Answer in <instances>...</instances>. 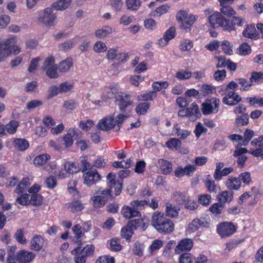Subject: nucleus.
Here are the masks:
<instances>
[{
  "label": "nucleus",
  "mask_w": 263,
  "mask_h": 263,
  "mask_svg": "<svg viewBox=\"0 0 263 263\" xmlns=\"http://www.w3.org/2000/svg\"><path fill=\"white\" fill-rule=\"evenodd\" d=\"M152 224L159 233L168 234L173 231L174 224L173 221L164 216L160 212H155L152 219Z\"/></svg>",
  "instance_id": "1"
},
{
  "label": "nucleus",
  "mask_w": 263,
  "mask_h": 263,
  "mask_svg": "<svg viewBox=\"0 0 263 263\" xmlns=\"http://www.w3.org/2000/svg\"><path fill=\"white\" fill-rule=\"evenodd\" d=\"M93 191V194L97 195L92 196L90 201H92V204L95 208L103 207L107 202L108 198L111 200L115 199L111 194L110 189H103L102 187L96 186Z\"/></svg>",
  "instance_id": "2"
},
{
  "label": "nucleus",
  "mask_w": 263,
  "mask_h": 263,
  "mask_svg": "<svg viewBox=\"0 0 263 263\" xmlns=\"http://www.w3.org/2000/svg\"><path fill=\"white\" fill-rule=\"evenodd\" d=\"M209 23L213 28L219 27H222L224 30L231 31L233 29L232 26L228 24V20L218 12L214 13L209 17Z\"/></svg>",
  "instance_id": "3"
},
{
  "label": "nucleus",
  "mask_w": 263,
  "mask_h": 263,
  "mask_svg": "<svg viewBox=\"0 0 263 263\" xmlns=\"http://www.w3.org/2000/svg\"><path fill=\"white\" fill-rule=\"evenodd\" d=\"M53 9L52 7H48L41 12L37 19V22L46 26H53L57 18L56 15L53 13Z\"/></svg>",
  "instance_id": "4"
},
{
  "label": "nucleus",
  "mask_w": 263,
  "mask_h": 263,
  "mask_svg": "<svg viewBox=\"0 0 263 263\" xmlns=\"http://www.w3.org/2000/svg\"><path fill=\"white\" fill-rule=\"evenodd\" d=\"M220 100L216 98L206 99L202 104V112L203 115H210L212 113H217L219 110Z\"/></svg>",
  "instance_id": "5"
},
{
  "label": "nucleus",
  "mask_w": 263,
  "mask_h": 263,
  "mask_svg": "<svg viewBox=\"0 0 263 263\" xmlns=\"http://www.w3.org/2000/svg\"><path fill=\"white\" fill-rule=\"evenodd\" d=\"M131 96L124 92H120L116 97V103L119 106L121 111L124 112L128 106L133 105V101L130 99Z\"/></svg>",
  "instance_id": "6"
},
{
  "label": "nucleus",
  "mask_w": 263,
  "mask_h": 263,
  "mask_svg": "<svg viewBox=\"0 0 263 263\" xmlns=\"http://www.w3.org/2000/svg\"><path fill=\"white\" fill-rule=\"evenodd\" d=\"M16 41H17V38L14 36L0 43V62L4 61L10 53V45Z\"/></svg>",
  "instance_id": "7"
},
{
  "label": "nucleus",
  "mask_w": 263,
  "mask_h": 263,
  "mask_svg": "<svg viewBox=\"0 0 263 263\" xmlns=\"http://www.w3.org/2000/svg\"><path fill=\"white\" fill-rule=\"evenodd\" d=\"M236 230L235 226L232 223L228 222L220 223L217 228L218 233L222 238L232 235Z\"/></svg>",
  "instance_id": "8"
},
{
  "label": "nucleus",
  "mask_w": 263,
  "mask_h": 263,
  "mask_svg": "<svg viewBox=\"0 0 263 263\" xmlns=\"http://www.w3.org/2000/svg\"><path fill=\"white\" fill-rule=\"evenodd\" d=\"M84 183L88 186L95 184L101 179V176L97 170H92L88 171L83 175Z\"/></svg>",
  "instance_id": "9"
},
{
  "label": "nucleus",
  "mask_w": 263,
  "mask_h": 263,
  "mask_svg": "<svg viewBox=\"0 0 263 263\" xmlns=\"http://www.w3.org/2000/svg\"><path fill=\"white\" fill-rule=\"evenodd\" d=\"M193 247V241L190 238H184L180 240L176 246L175 252L180 254L184 251H190Z\"/></svg>",
  "instance_id": "10"
},
{
  "label": "nucleus",
  "mask_w": 263,
  "mask_h": 263,
  "mask_svg": "<svg viewBox=\"0 0 263 263\" xmlns=\"http://www.w3.org/2000/svg\"><path fill=\"white\" fill-rule=\"evenodd\" d=\"M115 175L112 173H109L107 177V183L109 188L107 189H110L111 191V189L113 186H115V194L116 196H118L120 194L123 184L122 182H119V181H117L115 180Z\"/></svg>",
  "instance_id": "11"
},
{
  "label": "nucleus",
  "mask_w": 263,
  "mask_h": 263,
  "mask_svg": "<svg viewBox=\"0 0 263 263\" xmlns=\"http://www.w3.org/2000/svg\"><path fill=\"white\" fill-rule=\"evenodd\" d=\"M35 255L32 252L25 250L18 251L16 254L17 263H28L34 259Z\"/></svg>",
  "instance_id": "12"
},
{
  "label": "nucleus",
  "mask_w": 263,
  "mask_h": 263,
  "mask_svg": "<svg viewBox=\"0 0 263 263\" xmlns=\"http://www.w3.org/2000/svg\"><path fill=\"white\" fill-rule=\"evenodd\" d=\"M116 123L113 117L110 116L103 118L99 121L98 126L99 129L107 131L115 128Z\"/></svg>",
  "instance_id": "13"
},
{
  "label": "nucleus",
  "mask_w": 263,
  "mask_h": 263,
  "mask_svg": "<svg viewBox=\"0 0 263 263\" xmlns=\"http://www.w3.org/2000/svg\"><path fill=\"white\" fill-rule=\"evenodd\" d=\"M241 101V97L233 91H228L226 96L222 99V102L230 106L235 105Z\"/></svg>",
  "instance_id": "14"
},
{
  "label": "nucleus",
  "mask_w": 263,
  "mask_h": 263,
  "mask_svg": "<svg viewBox=\"0 0 263 263\" xmlns=\"http://www.w3.org/2000/svg\"><path fill=\"white\" fill-rule=\"evenodd\" d=\"M81 132L78 129H69L68 133L63 137L64 144L66 147L70 146L73 144V139L80 137Z\"/></svg>",
  "instance_id": "15"
},
{
  "label": "nucleus",
  "mask_w": 263,
  "mask_h": 263,
  "mask_svg": "<svg viewBox=\"0 0 263 263\" xmlns=\"http://www.w3.org/2000/svg\"><path fill=\"white\" fill-rule=\"evenodd\" d=\"M242 35L245 37L254 40H257L259 37V34L253 24L247 25L242 32Z\"/></svg>",
  "instance_id": "16"
},
{
  "label": "nucleus",
  "mask_w": 263,
  "mask_h": 263,
  "mask_svg": "<svg viewBox=\"0 0 263 263\" xmlns=\"http://www.w3.org/2000/svg\"><path fill=\"white\" fill-rule=\"evenodd\" d=\"M121 213L123 217L127 219L136 216L140 217L141 215L139 211L134 209L132 206L129 207L125 205L122 208Z\"/></svg>",
  "instance_id": "17"
},
{
  "label": "nucleus",
  "mask_w": 263,
  "mask_h": 263,
  "mask_svg": "<svg viewBox=\"0 0 263 263\" xmlns=\"http://www.w3.org/2000/svg\"><path fill=\"white\" fill-rule=\"evenodd\" d=\"M148 226V222L146 219L138 218L128 221V226H132L134 229H140L142 230L146 229Z\"/></svg>",
  "instance_id": "18"
},
{
  "label": "nucleus",
  "mask_w": 263,
  "mask_h": 263,
  "mask_svg": "<svg viewBox=\"0 0 263 263\" xmlns=\"http://www.w3.org/2000/svg\"><path fill=\"white\" fill-rule=\"evenodd\" d=\"M113 32V29L109 26H104L97 29L95 32V36L98 39H103L108 36Z\"/></svg>",
  "instance_id": "19"
},
{
  "label": "nucleus",
  "mask_w": 263,
  "mask_h": 263,
  "mask_svg": "<svg viewBox=\"0 0 263 263\" xmlns=\"http://www.w3.org/2000/svg\"><path fill=\"white\" fill-rule=\"evenodd\" d=\"M225 185L231 190H237L241 186V181L238 178L231 177L226 181Z\"/></svg>",
  "instance_id": "20"
},
{
  "label": "nucleus",
  "mask_w": 263,
  "mask_h": 263,
  "mask_svg": "<svg viewBox=\"0 0 263 263\" xmlns=\"http://www.w3.org/2000/svg\"><path fill=\"white\" fill-rule=\"evenodd\" d=\"M13 144L15 148L20 151H25L29 146L28 141L23 138L14 139L13 141Z\"/></svg>",
  "instance_id": "21"
},
{
  "label": "nucleus",
  "mask_w": 263,
  "mask_h": 263,
  "mask_svg": "<svg viewBox=\"0 0 263 263\" xmlns=\"http://www.w3.org/2000/svg\"><path fill=\"white\" fill-rule=\"evenodd\" d=\"M72 0H58L52 3L51 7L55 10L63 11L70 5Z\"/></svg>",
  "instance_id": "22"
},
{
  "label": "nucleus",
  "mask_w": 263,
  "mask_h": 263,
  "mask_svg": "<svg viewBox=\"0 0 263 263\" xmlns=\"http://www.w3.org/2000/svg\"><path fill=\"white\" fill-rule=\"evenodd\" d=\"M81 247L79 245L76 248L72 250L71 254L74 256V260L75 263H85L86 260V256L82 254L80 251Z\"/></svg>",
  "instance_id": "23"
},
{
  "label": "nucleus",
  "mask_w": 263,
  "mask_h": 263,
  "mask_svg": "<svg viewBox=\"0 0 263 263\" xmlns=\"http://www.w3.org/2000/svg\"><path fill=\"white\" fill-rule=\"evenodd\" d=\"M190 118L194 121L196 118L199 117L200 112L198 105L194 103H192L190 107L187 108Z\"/></svg>",
  "instance_id": "24"
},
{
  "label": "nucleus",
  "mask_w": 263,
  "mask_h": 263,
  "mask_svg": "<svg viewBox=\"0 0 263 263\" xmlns=\"http://www.w3.org/2000/svg\"><path fill=\"white\" fill-rule=\"evenodd\" d=\"M158 163L164 174H169L172 171V164L170 161L163 159H160L158 160Z\"/></svg>",
  "instance_id": "25"
},
{
  "label": "nucleus",
  "mask_w": 263,
  "mask_h": 263,
  "mask_svg": "<svg viewBox=\"0 0 263 263\" xmlns=\"http://www.w3.org/2000/svg\"><path fill=\"white\" fill-rule=\"evenodd\" d=\"M72 64L73 63L71 58H68L65 60H63L60 63L58 67L59 71L62 73L67 72L72 66Z\"/></svg>",
  "instance_id": "26"
},
{
  "label": "nucleus",
  "mask_w": 263,
  "mask_h": 263,
  "mask_svg": "<svg viewBox=\"0 0 263 263\" xmlns=\"http://www.w3.org/2000/svg\"><path fill=\"white\" fill-rule=\"evenodd\" d=\"M43 239L39 235L34 236L31 241V249L39 251L43 246Z\"/></svg>",
  "instance_id": "27"
},
{
  "label": "nucleus",
  "mask_w": 263,
  "mask_h": 263,
  "mask_svg": "<svg viewBox=\"0 0 263 263\" xmlns=\"http://www.w3.org/2000/svg\"><path fill=\"white\" fill-rule=\"evenodd\" d=\"M196 20L195 16L189 14L187 18H185L183 21L180 22V27L181 29L187 31V29H190V27L194 24Z\"/></svg>",
  "instance_id": "28"
},
{
  "label": "nucleus",
  "mask_w": 263,
  "mask_h": 263,
  "mask_svg": "<svg viewBox=\"0 0 263 263\" xmlns=\"http://www.w3.org/2000/svg\"><path fill=\"white\" fill-rule=\"evenodd\" d=\"M180 210L179 208L176 206L173 205L172 204L167 203L166 206V215L173 218L177 217L178 216L179 211Z\"/></svg>",
  "instance_id": "29"
},
{
  "label": "nucleus",
  "mask_w": 263,
  "mask_h": 263,
  "mask_svg": "<svg viewBox=\"0 0 263 263\" xmlns=\"http://www.w3.org/2000/svg\"><path fill=\"white\" fill-rule=\"evenodd\" d=\"M50 158V156L48 154L40 155L35 157L33 163L36 166L43 165L47 162Z\"/></svg>",
  "instance_id": "30"
},
{
  "label": "nucleus",
  "mask_w": 263,
  "mask_h": 263,
  "mask_svg": "<svg viewBox=\"0 0 263 263\" xmlns=\"http://www.w3.org/2000/svg\"><path fill=\"white\" fill-rule=\"evenodd\" d=\"M181 145V141L177 138H172L167 141L165 145L170 149L172 150H177L178 149Z\"/></svg>",
  "instance_id": "31"
},
{
  "label": "nucleus",
  "mask_w": 263,
  "mask_h": 263,
  "mask_svg": "<svg viewBox=\"0 0 263 263\" xmlns=\"http://www.w3.org/2000/svg\"><path fill=\"white\" fill-rule=\"evenodd\" d=\"M68 209L71 212L75 213L82 210L84 206L81 201L77 200L70 202L68 206Z\"/></svg>",
  "instance_id": "32"
},
{
  "label": "nucleus",
  "mask_w": 263,
  "mask_h": 263,
  "mask_svg": "<svg viewBox=\"0 0 263 263\" xmlns=\"http://www.w3.org/2000/svg\"><path fill=\"white\" fill-rule=\"evenodd\" d=\"M169 8L170 7L167 5H162L161 6L157 7L154 11H152L151 13V15L154 17H160L162 15L167 12Z\"/></svg>",
  "instance_id": "33"
},
{
  "label": "nucleus",
  "mask_w": 263,
  "mask_h": 263,
  "mask_svg": "<svg viewBox=\"0 0 263 263\" xmlns=\"http://www.w3.org/2000/svg\"><path fill=\"white\" fill-rule=\"evenodd\" d=\"M19 125L18 121L13 120L7 123L5 127L8 133L11 135L15 134L17 130V128Z\"/></svg>",
  "instance_id": "34"
},
{
  "label": "nucleus",
  "mask_w": 263,
  "mask_h": 263,
  "mask_svg": "<svg viewBox=\"0 0 263 263\" xmlns=\"http://www.w3.org/2000/svg\"><path fill=\"white\" fill-rule=\"evenodd\" d=\"M118 91L119 89L117 86H110L106 90V95H104L102 98L105 100L111 99L113 98L116 94L118 93Z\"/></svg>",
  "instance_id": "35"
},
{
  "label": "nucleus",
  "mask_w": 263,
  "mask_h": 263,
  "mask_svg": "<svg viewBox=\"0 0 263 263\" xmlns=\"http://www.w3.org/2000/svg\"><path fill=\"white\" fill-rule=\"evenodd\" d=\"M64 169L67 173L73 174L80 171V168L77 164L72 162H67L64 165Z\"/></svg>",
  "instance_id": "36"
},
{
  "label": "nucleus",
  "mask_w": 263,
  "mask_h": 263,
  "mask_svg": "<svg viewBox=\"0 0 263 263\" xmlns=\"http://www.w3.org/2000/svg\"><path fill=\"white\" fill-rule=\"evenodd\" d=\"M235 81L238 83V84L241 85L240 90L242 91H247L252 86L250 81H247L244 78H237L235 79Z\"/></svg>",
  "instance_id": "37"
},
{
  "label": "nucleus",
  "mask_w": 263,
  "mask_h": 263,
  "mask_svg": "<svg viewBox=\"0 0 263 263\" xmlns=\"http://www.w3.org/2000/svg\"><path fill=\"white\" fill-rule=\"evenodd\" d=\"M219 196L220 203L230 202L233 198V193L231 191H223Z\"/></svg>",
  "instance_id": "38"
},
{
  "label": "nucleus",
  "mask_w": 263,
  "mask_h": 263,
  "mask_svg": "<svg viewBox=\"0 0 263 263\" xmlns=\"http://www.w3.org/2000/svg\"><path fill=\"white\" fill-rule=\"evenodd\" d=\"M132 226H128V222L127 225L124 227L121 231V236L126 240H129L133 234Z\"/></svg>",
  "instance_id": "39"
},
{
  "label": "nucleus",
  "mask_w": 263,
  "mask_h": 263,
  "mask_svg": "<svg viewBox=\"0 0 263 263\" xmlns=\"http://www.w3.org/2000/svg\"><path fill=\"white\" fill-rule=\"evenodd\" d=\"M205 184L209 192L216 193L218 187L216 186L214 181L211 179L210 175L207 176Z\"/></svg>",
  "instance_id": "40"
},
{
  "label": "nucleus",
  "mask_w": 263,
  "mask_h": 263,
  "mask_svg": "<svg viewBox=\"0 0 263 263\" xmlns=\"http://www.w3.org/2000/svg\"><path fill=\"white\" fill-rule=\"evenodd\" d=\"M29 185V179L28 178H24L17 185L15 190V193L18 194H22Z\"/></svg>",
  "instance_id": "41"
},
{
  "label": "nucleus",
  "mask_w": 263,
  "mask_h": 263,
  "mask_svg": "<svg viewBox=\"0 0 263 263\" xmlns=\"http://www.w3.org/2000/svg\"><path fill=\"white\" fill-rule=\"evenodd\" d=\"M174 131L175 134L182 139H184L187 138L191 134L190 132L187 130L181 129L178 124H176L174 127Z\"/></svg>",
  "instance_id": "42"
},
{
  "label": "nucleus",
  "mask_w": 263,
  "mask_h": 263,
  "mask_svg": "<svg viewBox=\"0 0 263 263\" xmlns=\"http://www.w3.org/2000/svg\"><path fill=\"white\" fill-rule=\"evenodd\" d=\"M157 97V93L154 91H150L148 93H146L138 96L137 99L139 101H152Z\"/></svg>",
  "instance_id": "43"
},
{
  "label": "nucleus",
  "mask_w": 263,
  "mask_h": 263,
  "mask_svg": "<svg viewBox=\"0 0 263 263\" xmlns=\"http://www.w3.org/2000/svg\"><path fill=\"white\" fill-rule=\"evenodd\" d=\"M193 47V41L190 40L183 39L180 42V49L183 51H189Z\"/></svg>",
  "instance_id": "44"
},
{
  "label": "nucleus",
  "mask_w": 263,
  "mask_h": 263,
  "mask_svg": "<svg viewBox=\"0 0 263 263\" xmlns=\"http://www.w3.org/2000/svg\"><path fill=\"white\" fill-rule=\"evenodd\" d=\"M30 204L33 206L41 205L43 203V197L39 194H32L30 196Z\"/></svg>",
  "instance_id": "45"
},
{
  "label": "nucleus",
  "mask_w": 263,
  "mask_h": 263,
  "mask_svg": "<svg viewBox=\"0 0 263 263\" xmlns=\"http://www.w3.org/2000/svg\"><path fill=\"white\" fill-rule=\"evenodd\" d=\"M148 202L145 200H134L130 202L131 206L136 210L138 211L142 209L145 205H148Z\"/></svg>",
  "instance_id": "46"
},
{
  "label": "nucleus",
  "mask_w": 263,
  "mask_h": 263,
  "mask_svg": "<svg viewBox=\"0 0 263 263\" xmlns=\"http://www.w3.org/2000/svg\"><path fill=\"white\" fill-rule=\"evenodd\" d=\"M30 195L25 193L18 197L16 199V202L23 206H26L30 204Z\"/></svg>",
  "instance_id": "47"
},
{
  "label": "nucleus",
  "mask_w": 263,
  "mask_h": 263,
  "mask_svg": "<svg viewBox=\"0 0 263 263\" xmlns=\"http://www.w3.org/2000/svg\"><path fill=\"white\" fill-rule=\"evenodd\" d=\"M125 3L128 9L134 11L137 10L141 5L140 0H126Z\"/></svg>",
  "instance_id": "48"
},
{
  "label": "nucleus",
  "mask_w": 263,
  "mask_h": 263,
  "mask_svg": "<svg viewBox=\"0 0 263 263\" xmlns=\"http://www.w3.org/2000/svg\"><path fill=\"white\" fill-rule=\"evenodd\" d=\"M184 203V207L189 210H195L198 206V204L196 201L190 197L185 199Z\"/></svg>",
  "instance_id": "49"
},
{
  "label": "nucleus",
  "mask_w": 263,
  "mask_h": 263,
  "mask_svg": "<svg viewBox=\"0 0 263 263\" xmlns=\"http://www.w3.org/2000/svg\"><path fill=\"white\" fill-rule=\"evenodd\" d=\"M223 207L220 202L213 204L210 208V212L215 216H217L222 213Z\"/></svg>",
  "instance_id": "50"
},
{
  "label": "nucleus",
  "mask_w": 263,
  "mask_h": 263,
  "mask_svg": "<svg viewBox=\"0 0 263 263\" xmlns=\"http://www.w3.org/2000/svg\"><path fill=\"white\" fill-rule=\"evenodd\" d=\"M194 259L191 253H185L180 256L179 263H193Z\"/></svg>",
  "instance_id": "51"
},
{
  "label": "nucleus",
  "mask_w": 263,
  "mask_h": 263,
  "mask_svg": "<svg viewBox=\"0 0 263 263\" xmlns=\"http://www.w3.org/2000/svg\"><path fill=\"white\" fill-rule=\"evenodd\" d=\"M149 107V104L146 102L139 103L136 107V111L138 114L144 115Z\"/></svg>",
  "instance_id": "52"
},
{
  "label": "nucleus",
  "mask_w": 263,
  "mask_h": 263,
  "mask_svg": "<svg viewBox=\"0 0 263 263\" xmlns=\"http://www.w3.org/2000/svg\"><path fill=\"white\" fill-rule=\"evenodd\" d=\"M238 53L241 55H246L251 53L250 46L247 43H242L238 49Z\"/></svg>",
  "instance_id": "53"
},
{
  "label": "nucleus",
  "mask_w": 263,
  "mask_h": 263,
  "mask_svg": "<svg viewBox=\"0 0 263 263\" xmlns=\"http://www.w3.org/2000/svg\"><path fill=\"white\" fill-rule=\"evenodd\" d=\"M220 13L227 16H231L235 14L236 12L235 10L229 5L221 6Z\"/></svg>",
  "instance_id": "54"
},
{
  "label": "nucleus",
  "mask_w": 263,
  "mask_h": 263,
  "mask_svg": "<svg viewBox=\"0 0 263 263\" xmlns=\"http://www.w3.org/2000/svg\"><path fill=\"white\" fill-rule=\"evenodd\" d=\"M192 76L191 72L181 69L176 73V77L179 80H186L190 79Z\"/></svg>",
  "instance_id": "55"
},
{
  "label": "nucleus",
  "mask_w": 263,
  "mask_h": 263,
  "mask_svg": "<svg viewBox=\"0 0 263 263\" xmlns=\"http://www.w3.org/2000/svg\"><path fill=\"white\" fill-rule=\"evenodd\" d=\"M58 68V67L57 66L55 65L53 66H51L47 69L46 70L47 76L51 79H55L58 78L59 75L57 71Z\"/></svg>",
  "instance_id": "56"
},
{
  "label": "nucleus",
  "mask_w": 263,
  "mask_h": 263,
  "mask_svg": "<svg viewBox=\"0 0 263 263\" xmlns=\"http://www.w3.org/2000/svg\"><path fill=\"white\" fill-rule=\"evenodd\" d=\"M222 50L228 55H232L233 54L232 46L230 43L227 40L223 41L221 44Z\"/></svg>",
  "instance_id": "57"
},
{
  "label": "nucleus",
  "mask_w": 263,
  "mask_h": 263,
  "mask_svg": "<svg viewBox=\"0 0 263 263\" xmlns=\"http://www.w3.org/2000/svg\"><path fill=\"white\" fill-rule=\"evenodd\" d=\"M14 237L17 242L21 244H25L27 242L22 229H20L17 230L14 233Z\"/></svg>",
  "instance_id": "58"
},
{
  "label": "nucleus",
  "mask_w": 263,
  "mask_h": 263,
  "mask_svg": "<svg viewBox=\"0 0 263 263\" xmlns=\"http://www.w3.org/2000/svg\"><path fill=\"white\" fill-rule=\"evenodd\" d=\"M173 199L178 205H181L184 203L186 199L185 196L180 192L175 193L173 196Z\"/></svg>",
  "instance_id": "59"
},
{
  "label": "nucleus",
  "mask_w": 263,
  "mask_h": 263,
  "mask_svg": "<svg viewBox=\"0 0 263 263\" xmlns=\"http://www.w3.org/2000/svg\"><path fill=\"white\" fill-rule=\"evenodd\" d=\"M263 80V73L262 72H253L250 78L251 84L253 82L259 83Z\"/></svg>",
  "instance_id": "60"
},
{
  "label": "nucleus",
  "mask_w": 263,
  "mask_h": 263,
  "mask_svg": "<svg viewBox=\"0 0 263 263\" xmlns=\"http://www.w3.org/2000/svg\"><path fill=\"white\" fill-rule=\"evenodd\" d=\"M45 183L48 188L54 189L57 184V180L54 176L50 175L46 179Z\"/></svg>",
  "instance_id": "61"
},
{
  "label": "nucleus",
  "mask_w": 263,
  "mask_h": 263,
  "mask_svg": "<svg viewBox=\"0 0 263 263\" xmlns=\"http://www.w3.org/2000/svg\"><path fill=\"white\" fill-rule=\"evenodd\" d=\"M95 250V246L92 245H86L80 252L86 257L93 255Z\"/></svg>",
  "instance_id": "62"
},
{
  "label": "nucleus",
  "mask_w": 263,
  "mask_h": 263,
  "mask_svg": "<svg viewBox=\"0 0 263 263\" xmlns=\"http://www.w3.org/2000/svg\"><path fill=\"white\" fill-rule=\"evenodd\" d=\"M109 4L115 11L119 12L121 10L123 6L122 0H109Z\"/></svg>",
  "instance_id": "63"
},
{
  "label": "nucleus",
  "mask_w": 263,
  "mask_h": 263,
  "mask_svg": "<svg viewBox=\"0 0 263 263\" xmlns=\"http://www.w3.org/2000/svg\"><path fill=\"white\" fill-rule=\"evenodd\" d=\"M169 84L168 82H155L152 84V87L156 91H160L162 88H166Z\"/></svg>",
  "instance_id": "64"
}]
</instances>
